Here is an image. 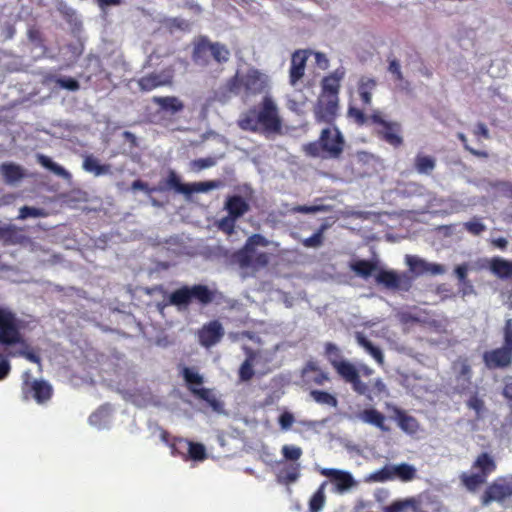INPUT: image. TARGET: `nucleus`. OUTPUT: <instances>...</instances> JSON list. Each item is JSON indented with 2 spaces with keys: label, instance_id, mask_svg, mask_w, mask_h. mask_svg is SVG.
Here are the masks:
<instances>
[{
  "label": "nucleus",
  "instance_id": "33",
  "mask_svg": "<svg viewBox=\"0 0 512 512\" xmlns=\"http://www.w3.org/2000/svg\"><path fill=\"white\" fill-rule=\"evenodd\" d=\"M414 167L419 174H430L436 167V159L432 156L418 153L414 159Z\"/></svg>",
  "mask_w": 512,
  "mask_h": 512
},
{
  "label": "nucleus",
  "instance_id": "60",
  "mask_svg": "<svg viewBox=\"0 0 512 512\" xmlns=\"http://www.w3.org/2000/svg\"><path fill=\"white\" fill-rule=\"evenodd\" d=\"M28 39L31 43H33L37 47H43L44 46V38L41 33V31L36 28L32 27L28 30Z\"/></svg>",
  "mask_w": 512,
  "mask_h": 512
},
{
  "label": "nucleus",
  "instance_id": "41",
  "mask_svg": "<svg viewBox=\"0 0 512 512\" xmlns=\"http://www.w3.org/2000/svg\"><path fill=\"white\" fill-rule=\"evenodd\" d=\"M453 369L456 371L455 378L472 380V368L467 358H460L454 362Z\"/></svg>",
  "mask_w": 512,
  "mask_h": 512
},
{
  "label": "nucleus",
  "instance_id": "37",
  "mask_svg": "<svg viewBox=\"0 0 512 512\" xmlns=\"http://www.w3.org/2000/svg\"><path fill=\"white\" fill-rule=\"evenodd\" d=\"M36 159H37V162L41 166H43L44 168L50 170L51 172H53L57 176H66V175H68V172L66 171V169L64 167H62L59 164L53 162L51 160V158H49L48 156H46L44 154H37Z\"/></svg>",
  "mask_w": 512,
  "mask_h": 512
},
{
  "label": "nucleus",
  "instance_id": "27",
  "mask_svg": "<svg viewBox=\"0 0 512 512\" xmlns=\"http://www.w3.org/2000/svg\"><path fill=\"white\" fill-rule=\"evenodd\" d=\"M153 103L158 105L162 111L172 114L181 112L184 109L183 102L176 96H154Z\"/></svg>",
  "mask_w": 512,
  "mask_h": 512
},
{
  "label": "nucleus",
  "instance_id": "13",
  "mask_svg": "<svg viewBox=\"0 0 512 512\" xmlns=\"http://www.w3.org/2000/svg\"><path fill=\"white\" fill-rule=\"evenodd\" d=\"M377 284L392 290H408L411 286L409 277L405 274H398L393 270L379 269L375 274Z\"/></svg>",
  "mask_w": 512,
  "mask_h": 512
},
{
  "label": "nucleus",
  "instance_id": "52",
  "mask_svg": "<svg viewBox=\"0 0 512 512\" xmlns=\"http://www.w3.org/2000/svg\"><path fill=\"white\" fill-rule=\"evenodd\" d=\"M369 386L368 395H364L365 397L371 399V394L374 393L376 395H381L386 392V385L381 378H376L373 381L364 382Z\"/></svg>",
  "mask_w": 512,
  "mask_h": 512
},
{
  "label": "nucleus",
  "instance_id": "39",
  "mask_svg": "<svg viewBox=\"0 0 512 512\" xmlns=\"http://www.w3.org/2000/svg\"><path fill=\"white\" fill-rule=\"evenodd\" d=\"M190 441L183 438H173L170 443L171 454L173 456H180L187 460Z\"/></svg>",
  "mask_w": 512,
  "mask_h": 512
},
{
  "label": "nucleus",
  "instance_id": "44",
  "mask_svg": "<svg viewBox=\"0 0 512 512\" xmlns=\"http://www.w3.org/2000/svg\"><path fill=\"white\" fill-rule=\"evenodd\" d=\"M206 456V449L203 444L190 441L187 460L203 461Z\"/></svg>",
  "mask_w": 512,
  "mask_h": 512
},
{
  "label": "nucleus",
  "instance_id": "57",
  "mask_svg": "<svg viewBox=\"0 0 512 512\" xmlns=\"http://www.w3.org/2000/svg\"><path fill=\"white\" fill-rule=\"evenodd\" d=\"M472 388V380L462 378L461 380L459 378H455V386L454 391L459 395H464L467 393H471Z\"/></svg>",
  "mask_w": 512,
  "mask_h": 512
},
{
  "label": "nucleus",
  "instance_id": "11",
  "mask_svg": "<svg viewBox=\"0 0 512 512\" xmlns=\"http://www.w3.org/2000/svg\"><path fill=\"white\" fill-rule=\"evenodd\" d=\"M175 69L172 65L163 68L160 72L148 73L137 79V85L141 92H150L159 87L173 84Z\"/></svg>",
  "mask_w": 512,
  "mask_h": 512
},
{
  "label": "nucleus",
  "instance_id": "54",
  "mask_svg": "<svg viewBox=\"0 0 512 512\" xmlns=\"http://www.w3.org/2000/svg\"><path fill=\"white\" fill-rule=\"evenodd\" d=\"M45 215L44 211L40 208L31 207V206H23L19 210L18 219L25 220L29 217H43Z\"/></svg>",
  "mask_w": 512,
  "mask_h": 512
},
{
  "label": "nucleus",
  "instance_id": "59",
  "mask_svg": "<svg viewBox=\"0 0 512 512\" xmlns=\"http://www.w3.org/2000/svg\"><path fill=\"white\" fill-rule=\"evenodd\" d=\"M457 137L463 144L464 149L467 150L469 153L479 158H488L489 155L486 151L477 150L469 146L467 137L463 133H458Z\"/></svg>",
  "mask_w": 512,
  "mask_h": 512
},
{
  "label": "nucleus",
  "instance_id": "51",
  "mask_svg": "<svg viewBox=\"0 0 512 512\" xmlns=\"http://www.w3.org/2000/svg\"><path fill=\"white\" fill-rule=\"evenodd\" d=\"M388 72L393 75L395 81L402 82L404 80L400 62L395 57H388Z\"/></svg>",
  "mask_w": 512,
  "mask_h": 512
},
{
  "label": "nucleus",
  "instance_id": "28",
  "mask_svg": "<svg viewBox=\"0 0 512 512\" xmlns=\"http://www.w3.org/2000/svg\"><path fill=\"white\" fill-rule=\"evenodd\" d=\"M355 339L358 345L364 348L365 351L370 354L379 365L382 366L384 364V355L382 350L375 346L370 340H368L362 332H356Z\"/></svg>",
  "mask_w": 512,
  "mask_h": 512
},
{
  "label": "nucleus",
  "instance_id": "17",
  "mask_svg": "<svg viewBox=\"0 0 512 512\" xmlns=\"http://www.w3.org/2000/svg\"><path fill=\"white\" fill-rule=\"evenodd\" d=\"M243 91V76L237 72L230 77L224 85L220 86L213 93V99L225 103L233 95H239Z\"/></svg>",
  "mask_w": 512,
  "mask_h": 512
},
{
  "label": "nucleus",
  "instance_id": "24",
  "mask_svg": "<svg viewBox=\"0 0 512 512\" xmlns=\"http://www.w3.org/2000/svg\"><path fill=\"white\" fill-rule=\"evenodd\" d=\"M225 209L228 215L238 219L246 214L249 209V203L240 195L229 196L225 201Z\"/></svg>",
  "mask_w": 512,
  "mask_h": 512
},
{
  "label": "nucleus",
  "instance_id": "20",
  "mask_svg": "<svg viewBox=\"0 0 512 512\" xmlns=\"http://www.w3.org/2000/svg\"><path fill=\"white\" fill-rule=\"evenodd\" d=\"M301 378L305 385L321 386L329 381L328 373L322 370L315 361H308L301 371Z\"/></svg>",
  "mask_w": 512,
  "mask_h": 512
},
{
  "label": "nucleus",
  "instance_id": "55",
  "mask_svg": "<svg viewBox=\"0 0 512 512\" xmlns=\"http://www.w3.org/2000/svg\"><path fill=\"white\" fill-rule=\"evenodd\" d=\"M347 115L360 126L364 125L368 120V117L365 115L364 111L354 106H349Z\"/></svg>",
  "mask_w": 512,
  "mask_h": 512
},
{
  "label": "nucleus",
  "instance_id": "25",
  "mask_svg": "<svg viewBox=\"0 0 512 512\" xmlns=\"http://www.w3.org/2000/svg\"><path fill=\"white\" fill-rule=\"evenodd\" d=\"M401 125L398 122H390V126H384L379 132V137L390 144L391 146L398 148L403 144V138L400 135Z\"/></svg>",
  "mask_w": 512,
  "mask_h": 512
},
{
  "label": "nucleus",
  "instance_id": "2",
  "mask_svg": "<svg viewBox=\"0 0 512 512\" xmlns=\"http://www.w3.org/2000/svg\"><path fill=\"white\" fill-rule=\"evenodd\" d=\"M344 67H338L320 81V93L313 105L312 112L317 124H336L340 110L341 82L345 78Z\"/></svg>",
  "mask_w": 512,
  "mask_h": 512
},
{
  "label": "nucleus",
  "instance_id": "30",
  "mask_svg": "<svg viewBox=\"0 0 512 512\" xmlns=\"http://www.w3.org/2000/svg\"><path fill=\"white\" fill-rule=\"evenodd\" d=\"M360 419L368 424L374 425L381 430H387L385 427V416L374 408L364 409L359 414Z\"/></svg>",
  "mask_w": 512,
  "mask_h": 512
},
{
  "label": "nucleus",
  "instance_id": "43",
  "mask_svg": "<svg viewBox=\"0 0 512 512\" xmlns=\"http://www.w3.org/2000/svg\"><path fill=\"white\" fill-rule=\"evenodd\" d=\"M392 468L393 476L395 475L403 481H410L415 477L416 470L409 464L402 463Z\"/></svg>",
  "mask_w": 512,
  "mask_h": 512
},
{
  "label": "nucleus",
  "instance_id": "61",
  "mask_svg": "<svg viewBox=\"0 0 512 512\" xmlns=\"http://www.w3.org/2000/svg\"><path fill=\"white\" fill-rule=\"evenodd\" d=\"M215 164V160L211 157L199 158L191 162L192 169L195 171H201L203 169L212 167Z\"/></svg>",
  "mask_w": 512,
  "mask_h": 512
},
{
  "label": "nucleus",
  "instance_id": "4",
  "mask_svg": "<svg viewBox=\"0 0 512 512\" xmlns=\"http://www.w3.org/2000/svg\"><path fill=\"white\" fill-rule=\"evenodd\" d=\"M346 147V140L336 124L327 125L319 137L303 146L307 156L321 159H340Z\"/></svg>",
  "mask_w": 512,
  "mask_h": 512
},
{
  "label": "nucleus",
  "instance_id": "47",
  "mask_svg": "<svg viewBox=\"0 0 512 512\" xmlns=\"http://www.w3.org/2000/svg\"><path fill=\"white\" fill-rule=\"evenodd\" d=\"M418 317L421 321H418V324L423 326L433 328L435 330L441 328L443 326L442 322L436 318H434L430 312L428 311H417Z\"/></svg>",
  "mask_w": 512,
  "mask_h": 512
},
{
  "label": "nucleus",
  "instance_id": "40",
  "mask_svg": "<svg viewBox=\"0 0 512 512\" xmlns=\"http://www.w3.org/2000/svg\"><path fill=\"white\" fill-rule=\"evenodd\" d=\"M325 483H323L309 500V512H320L325 505Z\"/></svg>",
  "mask_w": 512,
  "mask_h": 512
},
{
  "label": "nucleus",
  "instance_id": "49",
  "mask_svg": "<svg viewBox=\"0 0 512 512\" xmlns=\"http://www.w3.org/2000/svg\"><path fill=\"white\" fill-rule=\"evenodd\" d=\"M53 80L58 86L69 91H77L80 88L79 82L72 77H57L49 78Z\"/></svg>",
  "mask_w": 512,
  "mask_h": 512
},
{
  "label": "nucleus",
  "instance_id": "19",
  "mask_svg": "<svg viewBox=\"0 0 512 512\" xmlns=\"http://www.w3.org/2000/svg\"><path fill=\"white\" fill-rule=\"evenodd\" d=\"M511 497L509 482L494 481L487 486L486 490L481 496V503L484 506L489 505L491 502H502Z\"/></svg>",
  "mask_w": 512,
  "mask_h": 512
},
{
  "label": "nucleus",
  "instance_id": "42",
  "mask_svg": "<svg viewBox=\"0 0 512 512\" xmlns=\"http://www.w3.org/2000/svg\"><path fill=\"white\" fill-rule=\"evenodd\" d=\"M310 396L318 404L328 405V406H332V407L337 406L336 397L326 391L311 390Z\"/></svg>",
  "mask_w": 512,
  "mask_h": 512
},
{
  "label": "nucleus",
  "instance_id": "12",
  "mask_svg": "<svg viewBox=\"0 0 512 512\" xmlns=\"http://www.w3.org/2000/svg\"><path fill=\"white\" fill-rule=\"evenodd\" d=\"M22 396L24 400L34 399L38 404L47 403L53 396L52 386L45 380L26 379L22 383Z\"/></svg>",
  "mask_w": 512,
  "mask_h": 512
},
{
  "label": "nucleus",
  "instance_id": "21",
  "mask_svg": "<svg viewBox=\"0 0 512 512\" xmlns=\"http://www.w3.org/2000/svg\"><path fill=\"white\" fill-rule=\"evenodd\" d=\"M309 54V50L305 49L293 52L289 69V82L291 85H296L303 78Z\"/></svg>",
  "mask_w": 512,
  "mask_h": 512
},
{
  "label": "nucleus",
  "instance_id": "10",
  "mask_svg": "<svg viewBox=\"0 0 512 512\" xmlns=\"http://www.w3.org/2000/svg\"><path fill=\"white\" fill-rule=\"evenodd\" d=\"M21 323L10 308L0 306V345L14 346L23 343Z\"/></svg>",
  "mask_w": 512,
  "mask_h": 512
},
{
  "label": "nucleus",
  "instance_id": "26",
  "mask_svg": "<svg viewBox=\"0 0 512 512\" xmlns=\"http://www.w3.org/2000/svg\"><path fill=\"white\" fill-rule=\"evenodd\" d=\"M465 405L469 410L474 412V419L476 421L482 420L487 412V407L483 397L479 395L477 387L469 394Z\"/></svg>",
  "mask_w": 512,
  "mask_h": 512
},
{
  "label": "nucleus",
  "instance_id": "35",
  "mask_svg": "<svg viewBox=\"0 0 512 512\" xmlns=\"http://www.w3.org/2000/svg\"><path fill=\"white\" fill-rule=\"evenodd\" d=\"M165 184H166L165 188L174 189L176 192L186 194V195L191 194V190L189 189L190 184L181 183L179 176L173 170L169 171L168 177L165 180Z\"/></svg>",
  "mask_w": 512,
  "mask_h": 512
},
{
  "label": "nucleus",
  "instance_id": "3",
  "mask_svg": "<svg viewBox=\"0 0 512 512\" xmlns=\"http://www.w3.org/2000/svg\"><path fill=\"white\" fill-rule=\"evenodd\" d=\"M325 356L337 375L358 395H368L369 386L362 381L361 377H370L374 370L366 364L356 366L345 359L341 350L331 342L325 344Z\"/></svg>",
  "mask_w": 512,
  "mask_h": 512
},
{
  "label": "nucleus",
  "instance_id": "29",
  "mask_svg": "<svg viewBox=\"0 0 512 512\" xmlns=\"http://www.w3.org/2000/svg\"><path fill=\"white\" fill-rule=\"evenodd\" d=\"M351 270L359 277L368 279L378 271L377 262L371 260H356L350 264Z\"/></svg>",
  "mask_w": 512,
  "mask_h": 512
},
{
  "label": "nucleus",
  "instance_id": "6",
  "mask_svg": "<svg viewBox=\"0 0 512 512\" xmlns=\"http://www.w3.org/2000/svg\"><path fill=\"white\" fill-rule=\"evenodd\" d=\"M182 377L186 387L194 398L204 401L214 412H224V403L217 397L214 389L202 387L204 377L194 368L184 367L182 369Z\"/></svg>",
  "mask_w": 512,
  "mask_h": 512
},
{
  "label": "nucleus",
  "instance_id": "32",
  "mask_svg": "<svg viewBox=\"0 0 512 512\" xmlns=\"http://www.w3.org/2000/svg\"><path fill=\"white\" fill-rule=\"evenodd\" d=\"M83 169L87 172L93 173L95 176L110 173V165L101 164L98 159L92 155H88L84 158Z\"/></svg>",
  "mask_w": 512,
  "mask_h": 512
},
{
  "label": "nucleus",
  "instance_id": "9",
  "mask_svg": "<svg viewBox=\"0 0 512 512\" xmlns=\"http://www.w3.org/2000/svg\"><path fill=\"white\" fill-rule=\"evenodd\" d=\"M214 296V292L206 285L183 286L170 294L169 304L178 307L188 306L193 300H196L201 305H208L214 300Z\"/></svg>",
  "mask_w": 512,
  "mask_h": 512
},
{
  "label": "nucleus",
  "instance_id": "7",
  "mask_svg": "<svg viewBox=\"0 0 512 512\" xmlns=\"http://www.w3.org/2000/svg\"><path fill=\"white\" fill-rule=\"evenodd\" d=\"M502 335V346L483 354V361L489 369H504L512 365V318L505 320Z\"/></svg>",
  "mask_w": 512,
  "mask_h": 512
},
{
  "label": "nucleus",
  "instance_id": "64",
  "mask_svg": "<svg viewBox=\"0 0 512 512\" xmlns=\"http://www.w3.org/2000/svg\"><path fill=\"white\" fill-rule=\"evenodd\" d=\"M407 504H413V502L406 500L394 502L390 506H387L384 509V512H402L405 508H407Z\"/></svg>",
  "mask_w": 512,
  "mask_h": 512
},
{
  "label": "nucleus",
  "instance_id": "16",
  "mask_svg": "<svg viewBox=\"0 0 512 512\" xmlns=\"http://www.w3.org/2000/svg\"><path fill=\"white\" fill-rule=\"evenodd\" d=\"M321 474L330 479L331 483L335 486V491L338 493H344L357 484L352 474L347 471L334 468H324L322 469Z\"/></svg>",
  "mask_w": 512,
  "mask_h": 512
},
{
  "label": "nucleus",
  "instance_id": "58",
  "mask_svg": "<svg viewBox=\"0 0 512 512\" xmlns=\"http://www.w3.org/2000/svg\"><path fill=\"white\" fill-rule=\"evenodd\" d=\"M254 374L253 364L248 362H243L241 364L238 371L240 381L248 382L253 378Z\"/></svg>",
  "mask_w": 512,
  "mask_h": 512
},
{
  "label": "nucleus",
  "instance_id": "53",
  "mask_svg": "<svg viewBox=\"0 0 512 512\" xmlns=\"http://www.w3.org/2000/svg\"><path fill=\"white\" fill-rule=\"evenodd\" d=\"M281 452L286 460L291 461H297L302 456V449L293 445H284Z\"/></svg>",
  "mask_w": 512,
  "mask_h": 512
},
{
  "label": "nucleus",
  "instance_id": "8",
  "mask_svg": "<svg viewBox=\"0 0 512 512\" xmlns=\"http://www.w3.org/2000/svg\"><path fill=\"white\" fill-rule=\"evenodd\" d=\"M192 58L195 64L206 66L212 58L218 64L228 62L230 51L226 45L220 42H211L207 38H201L193 49Z\"/></svg>",
  "mask_w": 512,
  "mask_h": 512
},
{
  "label": "nucleus",
  "instance_id": "31",
  "mask_svg": "<svg viewBox=\"0 0 512 512\" xmlns=\"http://www.w3.org/2000/svg\"><path fill=\"white\" fill-rule=\"evenodd\" d=\"M473 468H476L480 471V474L487 476L496 470V463L492 456L488 453L483 452L478 455L475 462L473 463Z\"/></svg>",
  "mask_w": 512,
  "mask_h": 512
},
{
  "label": "nucleus",
  "instance_id": "36",
  "mask_svg": "<svg viewBox=\"0 0 512 512\" xmlns=\"http://www.w3.org/2000/svg\"><path fill=\"white\" fill-rule=\"evenodd\" d=\"M398 425L403 431L409 434H414L419 429L417 419L403 412L398 413Z\"/></svg>",
  "mask_w": 512,
  "mask_h": 512
},
{
  "label": "nucleus",
  "instance_id": "23",
  "mask_svg": "<svg viewBox=\"0 0 512 512\" xmlns=\"http://www.w3.org/2000/svg\"><path fill=\"white\" fill-rule=\"evenodd\" d=\"M377 87L375 78L362 76L357 83V93L361 100L363 108H366L372 103V95Z\"/></svg>",
  "mask_w": 512,
  "mask_h": 512
},
{
  "label": "nucleus",
  "instance_id": "15",
  "mask_svg": "<svg viewBox=\"0 0 512 512\" xmlns=\"http://www.w3.org/2000/svg\"><path fill=\"white\" fill-rule=\"evenodd\" d=\"M224 333L222 324L218 320H212L198 331V340L203 347L210 348L221 341Z\"/></svg>",
  "mask_w": 512,
  "mask_h": 512
},
{
  "label": "nucleus",
  "instance_id": "5",
  "mask_svg": "<svg viewBox=\"0 0 512 512\" xmlns=\"http://www.w3.org/2000/svg\"><path fill=\"white\" fill-rule=\"evenodd\" d=\"M269 241L261 234L249 236L242 248L232 254V261L242 269L258 271L265 268L270 262V255L267 252H258L257 247H266Z\"/></svg>",
  "mask_w": 512,
  "mask_h": 512
},
{
  "label": "nucleus",
  "instance_id": "46",
  "mask_svg": "<svg viewBox=\"0 0 512 512\" xmlns=\"http://www.w3.org/2000/svg\"><path fill=\"white\" fill-rule=\"evenodd\" d=\"M406 264L409 266L412 272L417 274L429 271V264L416 256L407 255Z\"/></svg>",
  "mask_w": 512,
  "mask_h": 512
},
{
  "label": "nucleus",
  "instance_id": "1",
  "mask_svg": "<svg viewBox=\"0 0 512 512\" xmlns=\"http://www.w3.org/2000/svg\"><path fill=\"white\" fill-rule=\"evenodd\" d=\"M237 124L243 131L266 137L280 135L283 129L279 108L271 96H264L258 105L242 113Z\"/></svg>",
  "mask_w": 512,
  "mask_h": 512
},
{
  "label": "nucleus",
  "instance_id": "38",
  "mask_svg": "<svg viewBox=\"0 0 512 512\" xmlns=\"http://www.w3.org/2000/svg\"><path fill=\"white\" fill-rule=\"evenodd\" d=\"M486 479L487 478L480 473H463L461 475V481L469 491H475L480 485L486 482Z\"/></svg>",
  "mask_w": 512,
  "mask_h": 512
},
{
  "label": "nucleus",
  "instance_id": "63",
  "mask_svg": "<svg viewBox=\"0 0 512 512\" xmlns=\"http://www.w3.org/2000/svg\"><path fill=\"white\" fill-rule=\"evenodd\" d=\"M236 220L237 219H234V217L228 215L220 220L219 228L227 234H232L235 229Z\"/></svg>",
  "mask_w": 512,
  "mask_h": 512
},
{
  "label": "nucleus",
  "instance_id": "50",
  "mask_svg": "<svg viewBox=\"0 0 512 512\" xmlns=\"http://www.w3.org/2000/svg\"><path fill=\"white\" fill-rule=\"evenodd\" d=\"M220 186L219 181H204V182H196L193 184H190V190L191 193L198 192V193H204L208 192L210 190L216 189Z\"/></svg>",
  "mask_w": 512,
  "mask_h": 512
},
{
  "label": "nucleus",
  "instance_id": "62",
  "mask_svg": "<svg viewBox=\"0 0 512 512\" xmlns=\"http://www.w3.org/2000/svg\"><path fill=\"white\" fill-rule=\"evenodd\" d=\"M392 477L393 468L387 466L371 475V479L377 482H384L386 480L391 479Z\"/></svg>",
  "mask_w": 512,
  "mask_h": 512
},
{
  "label": "nucleus",
  "instance_id": "18",
  "mask_svg": "<svg viewBox=\"0 0 512 512\" xmlns=\"http://www.w3.org/2000/svg\"><path fill=\"white\" fill-rule=\"evenodd\" d=\"M0 241L4 246L26 245L31 239L23 233V229L0 221Z\"/></svg>",
  "mask_w": 512,
  "mask_h": 512
},
{
  "label": "nucleus",
  "instance_id": "48",
  "mask_svg": "<svg viewBox=\"0 0 512 512\" xmlns=\"http://www.w3.org/2000/svg\"><path fill=\"white\" fill-rule=\"evenodd\" d=\"M300 464L296 463L281 471L280 477L286 484L297 481L300 476Z\"/></svg>",
  "mask_w": 512,
  "mask_h": 512
},
{
  "label": "nucleus",
  "instance_id": "34",
  "mask_svg": "<svg viewBox=\"0 0 512 512\" xmlns=\"http://www.w3.org/2000/svg\"><path fill=\"white\" fill-rule=\"evenodd\" d=\"M1 172L7 183H15L24 177L22 168L13 163L2 164Z\"/></svg>",
  "mask_w": 512,
  "mask_h": 512
},
{
  "label": "nucleus",
  "instance_id": "14",
  "mask_svg": "<svg viewBox=\"0 0 512 512\" xmlns=\"http://www.w3.org/2000/svg\"><path fill=\"white\" fill-rule=\"evenodd\" d=\"M243 76V92L246 97L264 92L268 86V77L257 69H249Z\"/></svg>",
  "mask_w": 512,
  "mask_h": 512
},
{
  "label": "nucleus",
  "instance_id": "22",
  "mask_svg": "<svg viewBox=\"0 0 512 512\" xmlns=\"http://www.w3.org/2000/svg\"><path fill=\"white\" fill-rule=\"evenodd\" d=\"M488 268L498 279L503 281H512V260L495 256L490 259Z\"/></svg>",
  "mask_w": 512,
  "mask_h": 512
},
{
  "label": "nucleus",
  "instance_id": "45",
  "mask_svg": "<svg viewBox=\"0 0 512 512\" xmlns=\"http://www.w3.org/2000/svg\"><path fill=\"white\" fill-rule=\"evenodd\" d=\"M326 225H321V227L310 237L302 240L303 246L307 248H317L323 244V233L326 230Z\"/></svg>",
  "mask_w": 512,
  "mask_h": 512
},
{
  "label": "nucleus",
  "instance_id": "56",
  "mask_svg": "<svg viewBox=\"0 0 512 512\" xmlns=\"http://www.w3.org/2000/svg\"><path fill=\"white\" fill-rule=\"evenodd\" d=\"M467 232L472 235L478 236L486 230V226L479 220L473 219L464 224Z\"/></svg>",
  "mask_w": 512,
  "mask_h": 512
}]
</instances>
